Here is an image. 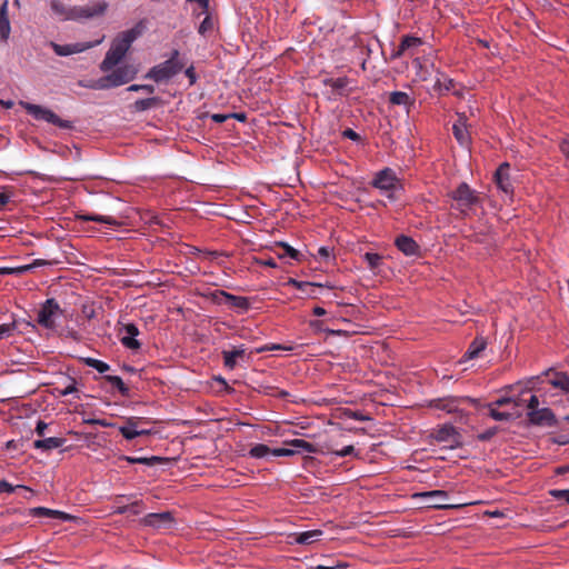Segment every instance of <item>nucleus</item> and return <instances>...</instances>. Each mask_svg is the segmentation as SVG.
Masks as SVG:
<instances>
[{
	"instance_id": "1",
	"label": "nucleus",
	"mask_w": 569,
	"mask_h": 569,
	"mask_svg": "<svg viewBox=\"0 0 569 569\" xmlns=\"http://www.w3.org/2000/svg\"><path fill=\"white\" fill-rule=\"evenodd\" d=\"M142 27L138 23L132 29L120 32L112 41L110 49L107 51L104 59L100 63V69L108 72L113 69L126 56L132 42L141 34Z\"/></svg>"
},
{
	"instance_id": "2",
	"label": "nucleus",
	"mask_w": 569,
	"mask_h": 569,
	"mask_svg": "<svg viewBox=\"0 0 569 569\" xmlns=\"http://www.w3.org/2000/svg\"><path fill=\"white\" fill-rule=\"evenodd\" d=\"M449 197L453 201L452 208L457 209L462 216L469 214L472 208L480 203L479 193L466 182H461L455 190L450 191Z\"/></svg>"
},
{
	"instance_id": "3",
	"label": "nucleus",
	"mask_w": 569,
	"mask_h": 569,
	"mask_svg": "<svg viewBox=\"0 0 569 569\" xmlns=\"http://www.w3.org/2000/svg\"><path fill=\"white\" fill-rule=\"evenodd\" d=\"M19 104L36 120L46 121L64 130H71L74 128L72 121L61 119L49 108L27 101H20Z\"/></svg>"
},
{
	"instance_id": "4",
	"label": "nucleus",
	"mask_w": 569,
	"mask_h": 569,
	"mask_svg": "<svg viewBox=\"0 0 569 569\" xmlns=\"http://www.w3.org/2000/svg\"><path fill=\"white\" fill-rule=\"evenodd\" d=\"M179 51L173 50L171 57L164 62L154 66L147 73V78L154 80L156 82H161L171 79L173 76L178 74L183 64L178 60Z\"/></svg>"
},
{
	"instance_id": "5",
	"label": "nucleus",
	"mask_w": 569,
	"mask_h": 569,
	"mask_svg": "<svg viewBox=\"0 0 569 569\" xmlns=\"http://www.w3.org/2000/svg\"><path fill=\"white\" fill-rule=\"evenodd\" d=\"M137 72V69L132 66H120L116 68L111 73L99 79L97 88L109 89L126 84L136 78Z\"/></svg>"
},
{
	"instance_id": "6",
	"label": "nucleus",
	"mask_w": 569,
	"mask_h": 569,
	"mask_svg": "<svg viewBox=\"0 0 569 569\" xmlns=\"http://www.w3.org/2000/svg\"><path fill=\"white\" fill-rule=\"evenodd\" d=\"M107 9L108 2L106 1H98L92 6H76L68 9L66 12V19L74 21L88 20L94 17L103 16Z\"/></svg>"
},
{
	"instance_id": "7",
	"label": "nucleus",
	"mask_w": 569,
	"mask_h": 569,
	"mask_svg": "<svg viewBox=\"0 0 569 569\" xmlns=\"http://www.w3.org/2000/svg\"><path fill=\"white\" fill-rule=\"evenodd\" d=\"M372 186L388 193V198L392 199V192L401 188L399 179L396 177L393 170L386 168L379 171L373 181Z\"/></svg>"
},
{
	"instance_id": "8",
	"label": "nucleus",
	"mask_w": 569,
	"mask_h": 569,
	"mask_svg": "<svg viewBox=\"0 0 569 569\" xmlns=\"http://www.w3.org/2000/svg\"><path fill=\"white\" fill-rule=\"evenodd\" d=\"M286 446L292 447L295 455L300 452H310L327 455L328 450H331L330 442L311 443L303 439H292L284 442Z\"/></svg>"
},
{
	"instance_id": "9",
	"label": "nucleus",
	"mask_w": 569,
	"mask_h": 569,
	"mask_svg": "<svg viewBox=\"0 0 569 569\" xmlns=\"http://www.w3.org/2000/svg\"><path fill=\"white\" fill-rule=\"evenodd\" d=\"M61 312L58 302L51 298L48 299L38 312V323L44 328L51 329L54 327L53 317Z\"/></svg>"
},
{
	"instance_id": "10",
	"label": "nucleus",
	"mask_w": 569,
	"mask_h": 569,
	"mask_svg": "<svg viewBox=\"0 0 569 569\" xmlns=\"http://www.w3.org/2000/svg\"><path fill=\"white\" fill-rule=\"evenodd\" d=\"M212 297L217 303H219V305L226 303L236 309L248 310L250 307V302H249L248 298L241 297V296H233L223 290H216L212 293Z\"/></svg>"
},
{
	"instance_id": "11",
	"label": "nucleus",
	"mask_w": 569,
	"mask_h": 569,
	"mask_svg": "<svg viewBox=\"0 0 569 569\" xmlns=\"http://www.w3.org/2000/svg\"><path fill=\"white\" fill-rule=\"evenodd\" d=\"M528 420L535 426L553 427L557 425V418L551 409L542 408L539 410H531L527 413Z\"/></svg>"
},
{
	"instance_id": "12",
	"label": "nucleus",
	"mask_w": 569,
	"mask_h": 569,
	"mask_svg": "<svg viewBox=\"0 0 569 569\" xmlns=\"http://www.w3.org/2000/svg\"><path fill=\"white\" fill-rule=\"evenodd\" d=\"M174 521L173 515L170 511L159 513H148L141 519L143 526L153 528H167Z\"/></svg>"
},
{
	"instance_id": "13",
	"label": "nucleus",
	"mask_w": 569,
	"mask_h": 569,
	"mask_svg": "<svg viewBox=\"0 0 569 569\" xmlns=\"http://www.w3.org/2000/svg\"><path fill=\"white\" fill-rule=\"evenodd\" d=\"M509 171L510 164L508 162H503L498 167L495 173V181L497 187L507 194L513 192V186L510 180Z\"/></svg>"
},
{
	"instance_id": "14",
	"label": "nucleus",
	"mask_w": 569,
	"mask_h": 569,
	"mask_svg": "<svg viewBox=\"0 0 569 569\" xmlns=\"http://www.w3.org/2000/svg\"><path fill=\"white\" fill-rule=\"evenodd\" d=\"M432 437L438 442H451L450 447L453 448L456 446H459V433L451 425H445L441 428L437 429Z\"/></svg>"
},
{
	"instance_id": "15",
	"label": "nucleus",
	"mask_w": 569,
	"mask_h": 569,
	"mask_svg": "<svg viewBox=\"0 0 569 569\" xmlns=\"http://www.w3.org/2000/svg\"><path fill=\"white\" fill-rule=\"evenodd\" d=\"M453 136L461 146L470 142V133L468 131L467 117L465 113H458V120L452 127Z\"/></svg>"
},
{
	"instance_id": "16",
	"label": "nucleus",
	"mask_w": 569,
	"mask_h": 569,
	"mask_svg": "<svg viewBox=\"0 0 569 569\" xmlns=\"http://www.w3.org/2000/svg\"><path fill=\"white\" fill-rule=\"evenodd\" d=\"M123 330L127 336L121 338V343L131 350H138L141 348V343L136 339L139 335V329L134 323H127L123 326Z\"/></svg>"
},
{
	"instance_id": "17",
	"label": "nucleus",
	"mask_w": 569,
	"mask_h": 569,
	"mask_svg": "<svg viewBox=\"0 0 569 569\" xmlns=\"http://www.w3.org/2000/svg\"><path fill=\"white\" fill-rule=\"evenodd\" d=\"M162 104L163 100L160 97H150L134 101L131 106V110L133 112H143L149 109L159 108Z\"/></svg>"
},
{
	"instance_id": "18",
	"label": "nucleus",
	"mask_w": 569,
	"mask_h": 569,
	"mask_svg": "<svg viewBox=\"0 0 569 569\" xmlns=\"http://www.w3.org/2000/svg\"><path fill=\"white\" fill-rule=\"evenodd\" d=\"M395 243L397 248L407 256H413L419 250L417 242L412 238L403 234L399 236Z\"/></svg>"
},
{
	"instance_id": "19",
	"label": "nucleus",
	"mask_w": 569,
	"mask_h": 569,
	"mask_svg": "<svg viewBox=\"0 0 569 569\" xmlns=\"http://www.w3.org/2000/svg\"><path fill=\"white\" fill-rule=\"evenodd\" d=\"M120 433L128 440H131L138 436L149 435V430H139L138 422L132 418L127 421V423L120 427Z\"/></svg>"
},
{
	"instance_id": "20",
	"label": "nucleus",
	"mask_w": 569,
	"mask_h": 569,
	"mask_svg": "<svg viewBox=\"0 0 569 569\" xmlns=\"http://www.w3.org/2000/svg\"><path fill=\"white\" fill-rule=\"evenodd\" d=\"M30 513L34 517H49L60 520H69L71 519V516L59 510H52L44 507H37L30 510Z\"/></svg>"
},
{
	"instance_id": "21",
	"label": "nucleus",
	"mask_w": 569,
	"mask_h": 569,
	"mask_svg": "<svg viewBox=\"0 0 569 569\" xmlns=\"http://www.w3.org/2000/svg\"><path fill=\"white\" fill-rule=\"evenodd\" d=\"M487 347V340L483 337H476L475 340L469 345L466 353L463 355L465 360L477 358L481 351Z\"/></svg>"
},
{
	"instance_id": "22",
	"label": "nucleus",
	"mask_w": 569,
	"mask_h": 569,
	"mask_svg": "<svg viewBox=\"0 0 569 569\" xmlns=\"http://www.w3.org/2000/svg\"><path fill=\"white\" fill-rule=\"evenodd\" d=\"M221 353L224 367L232 370L237 366V359H242L246 356V350L242 348L234 350H223Z\"/></svg>"
},
{
	"instance_id": "23",
	"label": "nucleus",
	"mask_w": 569,
	"mask_h": 569,
	"mask_svg": "<svg viewBox=\"0 0 569 569\" xmlns=\"http://www.w3.org/2000/svg\"><path fill=\"white\" fill-rule=\"evenodd\" d=\"M66 440L63 438L50 437L46 439H39L33 442V447L36 449H41L43 451H50L63 446Z\"/></svg>"
},
{
	"instance_id": "24",
	"label": "nucleus",
	"mask_w": 569,
	"mask_h": 569,
	"mask_svg": "<svg viewBox=\"0 0 569 569\" xmlns=\"http://www.w3.org/2000/svg\"><path fill=\"white\" fill-rule=\"evenodd\" d=\"M119 459L126 460L129 463H140L146 466H156L158 463L164 462L167 459L152 456V457H131V456H122Z\"/></svg>"
},
{
	"instance_id": "25",
	"label": "nucleus",
	"mask_w": 569,
	"mask_h": 569,
	"mask_svg": "<svg viewBox=\"0 0 569 569\" xmlns=\"http://www.w3.org/2000/svg\"><path fill=\"white\" fill-rule=\"evenodd\" d=\"M10 21L8 18L7 3L0 8V40L7 41L10 34Z\"/></svg>"
},
{
	"instance_id": "26",
	"label": "nucleus",
	"mask_w": 569,
	"mask_h": 569,
	"mask_svg": "<svg viewBox=\"0 0 569 569\" xmlns=\"http://www.w3.org/2000/svg\"><path fill=\"white\" fill-rule=\"evenodd\" d=\"M77 219L81 220V221H94V222L106 223V224H110V226H120V222L111 216L77 214Z\"/></svg>"
},
{
	"instance_id": "27",
	"label": "nucleus",
	"mask_w": 569,
	"mask_h": 569,
	"mask_svg": "<svg viewBox=\"0 0 569 569\" xmlns=\"http://www.w3.org/2000/svg\"><path fill=\"white\" fill-rule=\"evenodd\" d=\"M389 102L395 106L409 107L413 104L415 100L403 91H393L389 96Z\"/></svg>"
},
{
	"instance_id": "28",
	"label": "nucleus",
	"mask_w": 569,
	"mask_h": 569,
	"mask_svg": "<svg viewBox=\"0 0 569 569\" xmlns=\"http://www.w3.org/2000/svg\"><path fill=\"white\" fill-rule=\"evenodd\" d=\"M322 535L321 530H310L300 532L296 536L295 541L300 545H310L318 540V537Z\"/></svg>"
},
{
	"instance_id": "29",
	"label": "nucleus",
	"mask_w": 569,
	"mask_h": 569,
	"mask_svg": "<svg viewBox=\"0 0 569 569\" xmlns=\"http://www.w3.org/2000/svg\"><path fill=\"white\" fill-rule=\"evenodd\" d=\"M421 44V39L420 38H417V37H412V36H406L402 38L399 47H398V50L397 52L395 53L396 57H400L402 56L406 50H408L409 48H412V47H417Z\"/></svg>"
},
{
	"instance_id": "30",
	"label": "nucleus",
	"mask_w": 569,
	"mask_h": 569,
	"mask_svg": "<svg viewBox=\"0 0 569 569\" xmlns=\"http://www.w3.org/2000/svg\"><path fill=\"white\" fill-rule=\"evenodd\" d=\"M142 511H143V503L141 500H139V501H133L130 505L117 507V509L113 511V513L124 515V513L129 512L131 515L137 516V515H140Z\"/></svg>"
},
{
	"instance_id": "31",
	"label": "nucleus",
	"mask_w": 569,
	"mask_h": 569,
	"mask_svg": "<svg viewBox=\"0 0 569 569\" xmlns=\"http://www.w3.org/2000/svg\"><path fill=\"white\" fill-rule=\"evenodd\" d=\"M51 46L53 48V51L58 56H61V57L70 56L72 53H77V52H80L82 50L80 44H66V46H61V44L52 42Z\"/></svg>"
},
{
	"instance_id": "32",
	"label": "nucleus",
	"mask_w": 569,
	"mask_h": 569,
	"mask_svg": "<svg viewBox=\"0 0 569 569\" xmlns=\"http://www.w3.org/2000/svg\"><path fill=\"white\" fill-rule=\"evenodd\" d=\"M555 388H559L565 392H569V376L566 372H557L550 380Z\"/></svg>"
},
{
	"instance_id": "33",
	"label": "nucleus",
	"mask_w": 569,
	"mask_h": 569,
	"mask_svg": "<svg viewBox=\"0 0 569 569\" xmlns=\"http://www.w3.org/2000/svg\"><path fill=\"white\" fill-rule=\"evenodd\" d=\"M104 379L116 387L119 392L127 397L129 395V388L124 385L123 380L119 376H104Z\"/></svg>"
},
{
	"instance_id": "34",
	"label": "nucleus",
	"mask_w": 569,
	"mask_h": 569,
	"mask_svg": "<svg viewBox=\"0 0 569 569\" xmlns=\"http://www.w3.org/2000/svg\"><path fill=\"white\" fill-rule=\"evenodd\" d=\"M362 258L371 270L378 269L382 263V256L376 252H366Z\"/></svg>"
},
{
	"instance_id": "35",
	"label": "nucleus",
	"mask_w": 569,
	"mask_h": 569,
	"mask_svg": "<svg viewBox=\"0 0 569 569\" xmlns=\"http://www.w3.org/2000/svg\"><path fill=\"white\" fill-rule=\"evenodd\" d=\"M249 455L252 458L260 459L268 455H272V449H270L267 445L258 443L250 449Z\"/></svg>"
},
{
	"instance_id": "36",
	"label": "nucleus",
	"mask_w": 569,
	"mask_h": 569,
	"mask_svg": "<svg viewBox=\"0 0 569 569\" xmlns=\"http://www.w3.org/2000/svg\"><path fill=\"white\" fill-rule=\"evenodd\" d=\"M456 399H439L433 401V406L438 409L445 410L447 412H453L457 409Z\"/></svg>"
},
{
	"instance_id": "37",
	"label": "nucleus",
	"mask_w": 569,
	"mask_h": 569,
	"mask_svg": "<svg viewBox=\"0 0 569 569\" xmlns=\"http://www.w3.org/2000/svg\"><path fill=\"white\" fill-rule=\"evenodd\" d=\"M83 362L88 367H91V368L96 369L100 373H104V372H107L110 369L108 363H106V362H103L101 360L94 359V358H84Z\"/></svg>"
},
{
	"instance_id": "38",
	"label": "nucleus",
	"mask_w": 569,
	"mask_h": 569,
	"mask_svg": "<svg viewBox=\"0 0 569 569\" xmlns=\"http://www.w3.org/2000/svg\"><path fill=\"white\" fill-rule=\"evenodd\" d=\"M201 14H204V19L201 21L198 32L203 36L208 31H211L213 29V20L210 16L209 10L207 12H203V10H201Z\"/></svg>"
},
{
	"instance_id": "39",
	"label": "nucleus",
	"mask_w": 569,
	"mask_h": 569,
	"mask_svg": "<svg viewBox=\"0 0 569 569\" xmlns=\"http://www.w3.org/2000/svg\"><path fill=\"white\" fill-rule=\"evenodd\" d=\"M277 246L281 247L283 249V253H279L278 257L279 258H282L284 256H289L290 258L295 259V260H299L300 259V256L301 253L296 250L295 248H292L291 246H289L288 243L286 242H278Z\"/></svg>"
},
{
	"instance_id": "40",
	"label": "nucleus",
	"mask_w": 569,
	"mask_h": 569,
	"mask_svg": "<svg viewBox=\"0 0 569 569\" xmlns=\"http://www.w3.org/2000/svg\"><path fill=\"white\" fill-rule=\"evenodd\" d=\"M69 383L64 388L56 387L54 392H57L59 396H68L77 391V382L73 378H68Z\"/></svg>"
},
{
	"instance_id": "41",
	"label": "nucleus",
	"mask_w": 569,
	"mask_h": 569,
	"mask_svg": "<svg viewBox=\"0 0 569 569\" xmlns=\"http://www.w3.org/2000/svg\"><path fill=\"white\" fill-rule=\"evenodd\" d=\"M488 407H489V415L492 419H495L497 421H507V420L511 419V413L498 411L496 409V407H493L492 405H488Z\"/></svg>"
},
{
	"instance_id": "42",
	"label": "nucleus",
	"mask_w": 569,
	"mask_h": 569,
	"mask_svg": "<svg viewBox=\"0 0 569 569\" xmlns=\"http://www.w3.org/2000/svg\"><path fill=\"white\" fill-rule=\"evenodd\" d=\"M448 493L445 490L423 491L415 495V497L419 498H439L440 500L446 499Z\"/></svg>"
},
{
	"instance_id": "43",
	"label": "nucleus",
	"mask_w": 569,
	"mask_h": 569,
	"mask_svg": "<svg viewBox=\"0 0 569 569\" xmlns=\"http://www.w3.org/2000/svg\"><path fill=\"white\" fill-rule=\"evenodd\" d=\"M330 445H331V450H328L327 455L332 453V455H336L339 457H346V456L352 455L355 452V447L352 445L346 446L342 449L336 448L332 443H330Z\"/></svg>"
},
{
	"instance_id": "44",
	"label": "nucleus",
	"mask_w": 569,
	"mask_h": 569,
	"mask_svg": "<svg viewBox=\"0 0 569 569\" xmlns=\"http://www.w3.org/2000/svg\"><path fill=\"white\" fill-rule=\"evenodd\" d=\"M17 488H22L24 490L31 491V489L26 486L19 485V486L14 487L11 483H9L7 480H0V493H2V492L12 493Z\"/></svg>"
},
{
	"instance_id": "45",
	"label": "nucleus",
	"mask_w": 569,
	"mask_h": 569,
	"mask_svg": "<svg viewBox=\"0 0 569 569\" xmlns=\"http://www.w3.org/2000/svg\"><path fill=\"white\" fill-rule=\"evenodd\" d=\"M16 321H12L11 323L0 325V340L10 336L16 330Z\"/></svg>"
},
{
	"instance_id": "46",
	"label": "nucleus",
	"mask_w": 569,
	"mask_h": 569,
	"mask_svg": "<svg viewBox=\"0 0 569 569\" xmlns=\"http://www.w3.org/2000/svg\"><path fill=\"white\" fill-rule=\"evenodd\" d=\"M327 84H329L335 90H342L348 84L347 78H337V79H330L327 81Z\"/></svg>"
},
{
	"instance_id": "47",
	"label": "nucleus",
	"mask_w": 569,
	"mask_h": 569,
	"mask_svg": "<svg viewBox=\"0 0 569 569\" xmlns=\"http://www.w3.org/2000/svg\"><path fill=\"white\" fill-rule=\"evenodd\" d=\"M549 493L555 499H563L569 505V489H553Z\"/></svg>"
},
{
	"instance_id": "48",
	"label": "nucleus",
	"mask_w": 569,
	"mask_h": 569,
	"mask_svg": "<svg viewBox=\"0 0 569 569\" xmlns=\"http://www.w3.org/2000/svg\"><path fill=\"white\" fill-rule=\"evenodd\" d=\"M453 86V81L451 79L445 78L443 81L440 79H437L435 83V89L439 91H449L450 88Z\"/></svg>"
},
{
	"instance_id": "49",
	"label": "nucleus",
	"mask_w": 569,
	"mask_h": 569,
	"mask_svg": "<svg viewBox=\"0 0 569 569\" xmlns=\"http://www.w3.org/2000/svg\"><path fill=\"white\" fill-rule=\"evenodd\" d=\"M435 501H431L430 503L427 505V507L429 508H435V509H453V508H458L459 506L458 505H446V503H442V500H440L439 498H433Z\"/></svg>"
},
{
	"instance_id": "50",
	"label": "nucleus",
	"mask_w": 569,
	"mask_h": 569,
	"mask_svg": "<svg viewBox=\"0 0 569 569\" xmlns=\"http://www.w3.org/2000/svg\"><path fill=\"white\" fill-rule=\"evenodd\" d=\"M295 452H293V449L292 447H286V448H277V449H272V456H276V457H284V456H293Z\"/></svg>"
},
{
	"instance_id": "51",
	"label": "nucleus",
	"mask_w": 569,
	"mask_h": 569,
	"mask_svg": "<svg viewBox=\"0 0 569 569\" xmlns=\"http://www.w3.org/2000/svg\"><path fill=\"white\" fill-rule=\"evenodd\" d=\"M289 283H291L292 286H295L299 290H305V288H307V287H316V286L317 287H322V284H320V283L298 281V280H295V279H290Z\"/></svg>"
},
{
	"instance_id": "52",
	"label": "nucleus",
	"mask_w": 569,
	"mask_h": 569,
	"mask_svg": "<svg viewBox=\"0 0 569 569\" xmlns=\"http://www.w3.org/2000/svg\"><path fill=\"white\" fill-rule=\"evenodd\" d=\"M289 283H291L292 286H295L299 290H305V288H307V287H316V286L317 287H322V284H320V283L298 281V280H295V279H290Z\"/></svg>"
},
{
	"instance_id": "53",
	"label": "nucleus",
	"mask_w": 569,
	"mask_h": 569,
	"mask_svg": "<svg viewBox=\"0 0 569 569\" xmlns=\"http://www.w3.org/2000/svg\"><path fill=\"white\" fill-rule=\"evenodd\" d=\"M497 433V427L487 429L486 431L478 435V439L481 441H487L491 439Z\"/></svg>"
},
{
	"instance_id": "54",
	"label": "nucleus",
	"mask_w": 569,
	"mask_h": 569,
	"mask_svg": "<svg viewBox=\"0 0 569 569\" xmlns=\"http://www.w3.org/2000/svg\"><path fill=\"white\" fill-rule=\"evenodd\" d=\"M511 402H515V405H518V402L516 400H513L512 398H510V397L499 398L495 402H491L490 405H492L493 407H503V406H506L508 403H511Z\"/></svg>"
},
{
	"instance_id": "55",
	"label": "nucleus",
	"mask_w": 569,
	"mask_h": 569,
	"mask_svg": "<svg viewBox=\"0 0 569 569\" xmlns=\"http://www.w3.org/2000/svg\"><path fill=\"white\" fill-rule=\"evenodd\" d=\"M51 9L58 13V14H64L66 16V12L68 11L64 6L60 2V1H57V0H53L51 1Z\"/></svg>"
},
{
	"instance_id": "56",
	"label": "nucleus",
	"mask_w": 569,
	"mask_h": 569,
	"mask_svg": "<svg viewBox=\"0 0 569 569\" xmlns=\"http://www.w3.org/2000/svg\"><path fill=\"white\" fill-rule=\"evenodd\" d=\"M189 3H196L198 7L203 10V12H207L209 9L210 0H186Z\"/></svg>"
},
{
	"instance_id": "57",
	"label": "nucleus",
	"mask_w": 569,
	"mask_h": 569,
	"mask_svg": "<svg viewBox=\"0 0 569 569\" xmlns=\"http://www.w3.org/2000/svg\"><path fill=\"white\" fill-rule=\"evenodd\" d=\"M211 119L217 123H222L228 119H231V116L229 113H213L211 114Z\"/></svg>"
},
{
	"instance_id": "58",
	"label": "nucleus",
	"mask_w": 569,
	"mask_h": 569,
	"mask_svg": "<svg viewBox=\"0 0 569 569\" xmlns=\"http://www.w3.org/2000/svg\"><path fill=\"white\" fill-rule=\"evenodd\" d=\"M349 417L356 419V420H359V421H366V420H369L370 418L368 416H365L362 412L360 411H350L347 413Z\"/></svg>"
},
{
	"instance_id": "59",
	"label": "nucleus",
	"mask_w": 569,
	"mask_h": 569,
	"mask_svg": "<svg viewBox=\"0 0 569 569\" xmlns=\"http://www.w3.org/2000/svg\"><path fill=\"white\" fill-rule=\"evenodd\" d=\"M538 406H539V399L537 396L532 395L528 401V409L529 411L531 410H539L538 409Z\"/></svg>"
},
{
	"instance_id": "60",
	"label": "nucleus",
	"mask_w": 569,
	"mask_h": 569,
	"mask_svg": "<svg viewBox=\"0 0 569 569\" xmlns=\"http://www.w3.org/2000/svg\"><path fill=\"white\" fill-rule=\"evenodd\" d=\"M186 76L189 78L190 84H194L197 81V76L194 68L191 66L184 71Z\"/></svg>"
},
{
	"instance_id": "61",
	"label": "nucleus",
	"mask_w": 569,
	"mask_h": 569,
	"mask_svg": "<svg viewBox=\"0 0 569 569\" xmlns=\"http://www.w3.org/2000/svg\"><path fill=\"white\" fill-rule=\"evenodd\" d=\"M343 137L349 138V139H351L353 141H357V140L360 139V136L356 131H353L352 129H346L343 131Z\"/></svg>"
},
{
	"instance_id": "62",
	"label": "nucleus",
	"mask_w": 569,
	"mask_h": 569,
	"mask_svg": "<svg viewBox=\"0 0 569 569\" xmlns=\"http://www.w3.org/2000/svg\"><path fill=\"white\" fill-rule=\"evenodd\" d=\"M562 153L569 159V136L560 144Z\"/></svg>"
},
{
	"instance_id": "63",
	"label": "nucleus",
	"mask_w": 569,
	"mask_h": 569,
	"mask_svg": "<svg viewBox=\"0 0 569 569\" xmlns=\"http://www.w3.org/2000/svg\"><path fill=\"white\" fill-rule=\"evenodd\" d=\"M258 262L262 266H266V267H270V268H276L277 267V262L273 258H268V259H259Z\"/></svg>"
},
{
	"instance_id": "64",
	"label": "nucleus",
	"mask_w": 569,
	"mask_h": 569,
	"mask_svg": "<svg viewBox=\"0 0 569 569\" xmlns=\"http://www.w3.org/2000/svg\"><path fill=\"white\" fill-rule=\"evenodd\" d=\"M347 563H337L333 566H325V565H318L316 569H346Z\"/></svg>"
}]
</instances>
